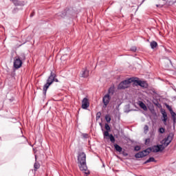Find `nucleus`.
I'll return each instance as SVG.
<instances>
[{
  "label": "nucleus",
  "mask_w": 176,
  "mask_h": 176,
  "mask_svg": "<svg viewBox=\"0 0 176 176\" xmlns=\"http://www.w3.org/2000/svg\"><path fill=\"white\" fill-rule=\"evenodd\" d=\"M158 132L159 133H164V128H160Z\"/></svg>",
  "instance_id": "nucleus-26"
},
{
  "label": "nucleus",
  "mask_w": 176,
  "mask_h": 176,
  "mask_svg": "<svg viewBox=\"0 0 176 176\" xmlns=\"http://www.w3.org/2000/svg\"><path fill=\"white\" fill-rule=\"evenodd\" d=\"M161 113H162V120L165 126H167V120H168V117L167 116V113L166 112V111L162 110V111H161Z\"/></svg>",
  "instance_id": "nucleus-9"
},
{
  "label": "nucleus",
  "mask_w": 176,
  "mask_h": 176,
  "mask_svg": "<svg viewBox=\"0 0 176 176\" xmlns=\"http://www.w3.org/2000/svg\"><path fill=\"white\" fill-rule=\"evenodd\" d=\"M105 120L107 122V123H109V122H111V116L106 115L105 116Z\"/></svg>",
  "instance_id": "nucleus-21"
},
{
  "label": "nucleus",
  "mask_w": 176,
  "mask_h": 176,
  "mask_svg": "<svg viewBox=\"0 0 176 176\" xmlns=\"http://www.w3.org/2000/svg\"><path fill=\"white\" fill-rule=\"evenodd\" d=\"M23 65V60L20 59V56H16L14 58V68L15 69H19V68H21Z\"/></svg>",
  "instance_id": "nucleus-5"
},
{
  "label": "nucleus",
  "mask_w": 176,
  "mask_h": 176,
  "mask_svg": "<svg viewBox=\"0 0 176 176\" xmlns=\"http://www.w3.org/2000/svg\"><path fill=\"white\" fill-rule=\"evenodd\" d=\"M32 16H34V13H32V14H30V17H32Z\"/></svg>",
  "instance_id": "nucleus-31"
},
{
  "label": "nucleus",
  "mask_w": 176,
  "mask_h": 176,
  "mask_svg": "<svg viewBox=\"0 0 176 176\" xmlns=\"http://www.w3.org/2000/svg\"><path fill=\"white\" fill-rule=\"evenodd\" d=\"M106 131L104 133H109L111 131V126L108 124H105L104 125Z\"/></svg>",
  "instance_id": "nucleus-18"
},
{
  "label": "nucleus",
  "mask_w": 176,
  "mask_h": 176,
  "mask_svg": "<svg viewBox=\"0 0 176 176\" xmlns=\"http://www.w3.org/2000/svg\"><path fill=\"white\" fill-rule=\"evenodd\" d=\"M131 50L132 52H135V51L137 50V47H133L132 48H131Z\"/></svg>",
  "instance_id": "nucleus-27"
},
{
  "label": "nucleus",
  "mask_w": 176,
  "mask_h": 176,
  "mask_svg": "<svg viewBox=\"0 0 176 176\" xmlns=\"http://www.w3.org/2000/svg\"><path fill=\"white\" fill-rule=\"evenodd\" d=\"M135 81V78H130L122 82H121L118 87L119 90H123L124 89H127V87H130V84L133 83V82Z\"/></svg>",
  "instance_id": "nucleus-3"
},
{
  "label": "nucleus",
  "mask_w": 176,
  "mask_h": 176,
  "mask_svg": "<svg viewBox=\"0 0 176 176\" xmlns=\"http://www.w3.org/2000/svg\"><path fill=\"white\" fill-rule=\"evenodd\" d=\"M138 105L139 107H140L142 108V109H143L144 111H148V107H146V104H145V103H144V102L142 101H140L138 102Z\"/></svg>",
  "instance_id": "nucleus-13"
},
{
  "label": "nucleus",
  "mask_w": 176,
  "mask_h": 176,
  "mask_svg": "<svg viewBox=\"0 0 176 176\" xmlns=\"http://www.w3.org/2000/svg\"><path fill=\"white\" fill-rule=\"evenodd\" d=\"M83 138H89V134L88 133H82Z\"/></svg>",
  "instance_id": "nucleus-24"
},
{
  "label": "nucleus",
  "mask_w": 176,
  "mask_h": 176,
  "mask_svg": "<svg viewBox=\"0 0 176 176\" xmlns=\"http://www.w3.org/2000/svg\"><path fill=\"white\" fill-rule=\"evenodd\" d=\"M54 82H58V79L54 78Z\"/></svg>",
  "instance_id": "nucleus-29"
},
{
  "label": "nucleus",
  "mask_w": 176,
  "mask_h": 176,
  "mask_svg": "<svg viewBox=\"0 0 176 176\" xmlns=\"http://www.w3.org/2000/svg\"><path fill=\"white\" fill-rule=\"evenodd\" d=\"M144 1H145V0H143V1H142V3H144Z\"/></svg>",
  "instance_id": "nucleus-34"
},
{
  "label": "nucleus",
  "mask_w": 176,
  "mask_h": 176,
  "mask_svg": "<svg viewBox=\"0 0 176 176\" xmlns=\"http://www.w3.org/2000/svg\"><path fill=\"white\" fill-rule=\"evenodd\" d=\"M144 131H148V130H149V126H148V125H145L144 127Z\"/></svg>",
  "instance_id": "nucleus-25"
},
{
  "label": "nucleus",
  "mask_w": 176,
  "mask_h": 176,
  "mask_svg": "<svg viewBox=\"0 0 176 176\" xmlns=\"http://www.w3.org/2000/svg\"><path fill=\"white\" fill-rule=\"evenodd\" d=\"M152 162H155V157H151L150 158H148V160H147L146 161H145L144 162V164H146L151 163Z\"/></svg>",
  "instance_id": "nucleus-15"
},
{
  "label": "nucleus",
  "mask_w": 176,
  "mask_h": 176,
  "mask_svg": "<svg viewBox=\"0 0 176 176\" xmlns=\"http://www.w3.org/2000/svg\"><path fill=\"white\" fill-rule=\"evenodd\" d=\"M141 150V147L139 146H135L134 148V151H135L136 152H138V151Z\"/></svg>",
  "instance_id": "nucleus-23"
},
{
  "label": "nucleus",
  "mask_w": 176,
  "mask_h": 176,
  "mask_svg": "<svg viewBox=\"0 0 176 176\" xmlns=\"http://www.w3.org/2000/svg\"><path fill=\"white\" fill-rule=\"evenodd\" d=\"M134 83H137L138 86H140L141 87H147L148 84L145 81H141V80H138L137 78H135V81H133Z\"/></svg>",
  "instance_id": "nucleus-11"
},
{
  "label": "nucleus",
  "mask_w": 176,
  "mask_h": 176,
  "mask_svg": "<svg viewBox=\"0 0 176 176\" xmlns=\"http://www.w3.org/2000/svg\"><path fill=\"white\" fill-rule=\"evenodd\" d=\"M171 141H173V137L171 136H168L166 138H165L164 140H163L162 141V144L161 146L162 148H166L167 146H168V145H170V144L171 143Z\"/></svg>",
  "instance_id": "nucleus-6"
},
{
  "label": "nucleus",
  "mask_w": 176,
  "mask_h": 176,
  "mask_svg": "<svg viewBox=\"0 0 176 176\" xmlns=\"http://www.w3.org/2000/svg\"><path fill=\"white\" fill-rule=\"evenodd\" d=\"M164 150V149L162 146V144L153 146L152 147H148L142 151L137 153L135 155V157L136 159H141L142 157H145V156H148V155H149V153H151V152H153L154 153H157V152H162Z\"/></svg>",
  "instance_id": "nucleus-1"
},
{
  "label": "nucleus",
  "mask_w": 176,
  "mask_h": 176,
  "mask_svg": "<svg viewBox=\"0 0 176 176\" xmlns=\"http://www.w3.org/2000/svg\"><path fill=\"white\" fill-rule=\"evenodd\" d=\"M156 7H157V8L159 7V5H156Z\"/></svg>",
  "instance_id": "nucleus-33"
},
{
  "label": "nucleus",
  "mask_w": 176,
  "mask_h": 176,
  "mask_svg": "<svg viewBox=\"0 0 176 176\" xmlns=\"http://www.w3.org/2000/svg\"><path fill=\"white\" fill-rule=\"evenodd\" d=\"M35 160H36V155H35Z\"/></svg>",
  "instance_id": "nucleus-32"
},
{
  "label": "nucleus",
  "mask_w": 176,
  "mask_h": 176,
  "mask_svg": "<svg viewBox=\"0 0 176 176\" xmlns=\"http://www.w3.org/2000/svg\"><path fill=\"white\" fill-rule=\"evenodd\" d=\"M90 107V103L89 102V99L87 98H83L82 101V109H87Z\"/></svg>",
  "instance_id": "nucleus-8"
},
{
  "label": "nucleus",
  "mask_w": 176,
  "mask_h": 176,
  "mask_svg": "<svg viewBox=\"0 0 176 176\" xmlns=\"http://www.w3.org/2000/svg\"><path fill=\"white\" fill-rule=\"evenodd\" d=\"M104 138H106V140H110L112 144L115 142V137H113V135L109 134V133H104Z\"/></svg>",
  "instance_id": "nucleus-10"
},
{
  "label": "nucleus",
  "mask_w": 176,
  "mask_h": 176,
  "mask_svg": "<svg viewBox=\"0 0 176 176\" xmlns=\"http://www.w3.org/2000/svg\"><path fill=\"white\" fill-rule=\"evenodd\" d=\"M10 1H12V2H14V3L16 2V0H10Z\"/></svg>",
  "instance_id": "nucleus-30"
},
{
  "label": "nucleus",
  "mask_w": 176,
  "mask_h": 176,
  "mask_svg": "<svg viewBox=\"0 0 176 176\" xmlns=\"http://www.w3.org/2000/svg\"><path fill=\"white\" fill-rule=\"evenodd\" d=\"M13 3H14V5H19V1L16 0V1L13 2Z\"/></svg>",
  "instance_id": "nucleus-28"
},
{
  "label": "nucleus",
  "mask_w": 176,
  "mask_h": 176,
  "mask_svg": "<svg viewBox=\"0 0 176 176\" xmlns=\"http://www.w3.org/2000/svg\"><path fill=\"white\" fill-rule=\"evenodd\" d=\"M114 148L117 152H122V148L118 144H114Z\"/></svg>",
  "instance_id": "nucleus-17"
},
{
  "label": "nucleus",
  "mask_w": 176,
  "mask_h": 176,
  "mask_svg": "<svg viewBox=\"0 0 176 176\" xmlns=\"http://www.w3.org/2000/svg\"><path fill=\"white\" fill-rule=\"evenodd\" d=\"M56 74L53 72H51L50 76L48 77L47 80V82L46 84H45L43 87V91H45V93L47 91V89H49V87L50 86V85H52L53 82H54V78H56Z\"/></svg>",
  "instance_id": "nucleus-4"
},
{
  "label": "nucleus",
  "mask_w": 176,
  "mask_h": 176,
  "mask_svg": "<svg viewBox=\"0 0 176 176\" xmlns=\"http://www.w3.org/2000/svg\"><path fill=\"white\" fill-rule=\"evenodd\" d=\"M20 58V60H21V61H24L25 60V54H21L20 56H19Z\"/></svg>",
  "instance_id": "nucleus-20"
},
{
  "label": "nucleus",
  "mask_w": 176,
  "mask_h": 176,
  "mask_svg": "<svg viewBox=\"0 0 176 176\" xmlns=\"http://www.w3.org/2000/svg\"><path fill=\"white\" fill-rule=\"evenodd\" d=\"M167 107L170 111V115H171L173 120V123L175 124L176 122V113H175V112H174V111H173L172 108H170V106H167Z\"/></svg>",
  "instance_id": "nucleus-12"
},
{
  "label": "nucleus",
  "mask_w": 176,
  "mask_h": 176,
  "mask_svg": "<svg viewBox=\"0 0 176 176\" xmlns=\"http://www.w3.org/2000/svg\"><path fill=\"white\" fill-rule=\"evenodd\" d=\"M39 167H41V165L39 164L38 162H36L34 164V170L36 171V170H38Z\"/></svg>",
  "instance_id": "nucleus-19"
},
{
  "label": "nucleus",
  "mask_w": 176,
  "mask_h": 176,
  "mask_svg": "<svg viewBox=\"0 0 176 176\" xmlns=\"http://www.w3.org/2000/svg\"><path fill=\"white\" fill-rule=\"evenodd\" d=\"M100 126H101V122L100 123Z\"/></svg>",
  "instance_id": "nucleus-35"
},
{
  "label": "nucleus",
  "mask_w": 176,
  "mask_h": 176,
  "mask_svg": "<svg viewBox=\"0 0 176 176\" xmlns=\"http://www.w3.org/2000/svg\"><path fill=\"white\" fill-rule=\"evenodd\" d=\"M109 101H111V96H109V94H107L104 96L102 98V102L104 104V107L107 108L108 106V104H109Z\"/></svg>",
  "instance_id": "nucleus-7"
},
{
  "label": "nucleus",
  "mask_w": 176,
  "mask_h": 176,
  "mask_svg": "<svg viewBox=\"0 0 176 176\" xmlns=\"http://www.w3.org/2000/svg\"><path fill=\"white\" fill-rule=\"evenodd\" d=\"M100 118H101V112H98L96 113V120H99Z\"/></svg>",
  "instance_id": "nucleus-22"
},
{
  "label": "nucleus",
  "mask_w": 176,
  "mask_h": 176,
  "mask_svg": "<svg viewBox=\"0 0 176 176\" xmlns=\"http://www.w3.org/2000/svg\"><path fill=\"white\" fill-rule=\"evenodd\" d=\"M151 49H155V47H157V43L156 41H152L151 43Z\"/></svg>",
  "instance_id": "nucleus-16"
},
{
  "label": "nucleus",
  "mask_w": 176,
  "mask_h": 176,
  "mask_svg": "<svg viewBox=\"0 0 176 176\" xmlns=\"http://www.w3.org/2000/svg\"><path fill=\"white\" fill-rule=\"evenodd\" d=\"M78 164L80 170L82 171L86 176L90 174V171L87 169V165L86 164V153L84 152H79L78 155Z\"/></svg>",
  "instance_id": "nucleus-2"
},
{
  "label": "nucleus",
  "mask_w": 176,
  "mask_h": 176,
  "mask_svg": "<svg viewBox=\"0 0 176 176\" xmlns=\"http://www.w3.org/2000/svg\"><path fill=\"white\" fill-rule=\"evenodd\" d=\"M87 76H89V70L85 69L82 71V78H87Z\"/></svg>",
  "instance_id": "nucleus-14"
}]
</instances>
